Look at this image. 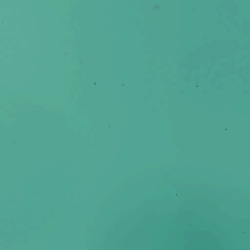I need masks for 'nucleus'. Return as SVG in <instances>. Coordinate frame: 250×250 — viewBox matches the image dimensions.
I'll return each instance as SVG.
<instances>
[{"label":"nucleus","mask_w":250,"mask_h":250,"mask_svg":"<svg viewBox=\"0 0 250 250\" xmlns=\"http://www.w3.org/2000/svg\"><path fill=\"white\" fill-rule=\"evenodd\" d=\"M221 238L231 239V250H234V235H136V238Z\"/></svg>","instance_id":"f257e3e1"}]
</instances>
